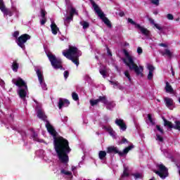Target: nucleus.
<instances>
[{"label": "nucleus", "instance_id": "1", "mask_svg": "<svg viewBox=\"0 0 180 180\" xmlns=\"http://www.w3.org/2000/svg\"><path fill=\"white\" fill-rule=\"evenodd\" d=\"M46 127L50 135L53 137V147L59 161L66 166L68 165V154L71 153L70 142L63 136H57V131L49 121H46Z\"/></svg>", "mask_w": 180, "mask_h": 180}, {"label": "nucleus", "instance_id": "2", "mask_svg": "<svg viewBox=\"0 0 180 180\" xmlns=\"http://www.w3.org/2000/svg\"><path fill=\"white\" fill-rule=\"evenodd\" d=\"M63 55L70 60L77 67L79 65V57L82 56V52L78 50L77 46H69L68 50L63 51Z\"/></svg>", "mask_w": 180, "mask_h": 180}, {"label": "nucleus", "instance_id": "3", "mask_svg": "<svg viewBox=\"0 0 180 180\" xmlns=\"http://www.w3.org/2000/svg\"><path fill=\"white\" fill-rule=\"evenodd\" d=\"M124 54L127 57V60L126 59H123V61L127 67H129V70L131 71H134V72L136 74V75H141V77H143L144 75L143 74V71H144V68L143 66H138L137 64L134 63V60H133V57L129 54V52L127 50L124 49Z\"/></svg>", "mask_w": 180, "mask_h": 180}, {"label": "nucleus", "instance_id": "4", "mask_svg": "<svg viewBox=\"0 0 180 180\" xmlns=\"http://www.w3.org/2000/svg\"><path fill=\"white\" fill-rule=\"evenodd\" d=\"M91 5L93 8H94V11L96 13H97L98 16H99L100 19L103 20V23L108 26L110 29L112 28V22H110V20L105 16V13L102 12V10H101V8H99V6L95 3L93 0H91Z\"/></svg>", "mask_w": 180, "mask_h": 180}, {"label": "nucleus", "instance_id": "5", "mask_svg": "<svg viewBox=\"0 0 180 180\" xmlns=\"http://www.w3.org/2000/svg\"><path fill=\"white\" fill-rule=\"evenodd\" d=\"M132 148H134V145L131 144L128 147L125 148L123 150V152L120 151L119 150V148L115 146H111L107 148V153L108 154H118L120 157H123V155L127 154L130 150Z\"/></svg>", "mask_w": 180, "mask_h": 180}, {"label": "nucleus", "instance_id": "6", "mask_svg": "<svg viewBox=\"0 0 180 180\" xmlns=\"http://www.w3.org/2000/svg\"><path fill=\"white\" fill-rule=\"evenodd\" d=\"M47 57L51 62V64L55 70H58L63 68V61L60 60V59L57 58L56 57V55H53V53H49L47 55Z\"/></svg>", "mask_w": 180, "mask_h": 180}, {"label": "nucleus", "instance_id": "7", "mask_svg": "<svg viewBox=\"0 0 180 180\" xmlns=\"http://www.w3.org/2000/svg\"><path fill=\"white\" fill-rule=\"evenodd\" d=\"M158 168H159V171L153 170V172L158 175L162 179H165V178L168 176V168L163 164L158 165Z\"/></svg>", "mask_w": 180, "mask_h": 180}, {"label": "nucleus", "instance_id": "8", "mask_svg": "<svg viewBox=\"0 0 180 180\" xmlns=\"http://www.w3.org/2000/svg\"><path fill=\"white\" fill-rule=\"evenodd\" d=\"M31 38L32 37L28 34H23L18 38L16 43L19 47H21L22 50H25V49H26L25 43H26L27 40H30Z\"/></svg>", "mask_w": 180, "mask_h": 180}, {"label": "nucleus", "instance_id": "9", "mask_svg": "<svg viewBox=\"0 0 180 180\" xmlns=\"http://www.w3.org/2000/svg\"><path fill=\"white\" fill-rule=\"evenodd\" d=\"M35 110L37 112V116L39 119H41V120H43L44 122H47V115H46V113H44V110L41 108V106L37 105Z\"/></svg>", "mask_w": 180, "mask_h": 180}, {"label": "nucleus", "instance_id": "10", "mask_svg": "<svg viewBox=\"0 0 180 180\" xmlns=\"http://www.w3.org/2000/svg\"><path fill=\"white\" fill-rule=\"evenodd\" d=\"M74 15H78V13L77 12V9H75V8L71 7L69 12V15L66 17L65 22L70 23L71 20H74Z\"/></svg>", "mask_w": 180, "mask_h": 180}, {"label": "nucleus", "instance_id": "11", "mask_svg": "<svg viewBox=\"0 0 180 180\" xmlns=\"http://www.w3.org/2000/svg\"><path fill=\"white\" fill-rule=\"evenodd\" d=\"M115 124H117V126H119L120 130H122V131H126V129H127V125H126V123H124V121L123 120L116 119Z\"/></svg>", "mask_w": 180, "mask_h": 180}, {"label": "nucleus", "instance_id": "12", "mask_svg": "<svg viewBox=\"0 0 180 180\" xmlns=\"http://www.w3.org/2000/svg\"><path fill=\"white\" fill-rule=\"evenodd\" d=\"M15 79L12 80V82L16 85V86H18V88H26L27 86V84H26V82H25L24 80H22V78L19 77L15 82H14Z\"/></svg>", "mask_w": 180, "mask_h": 180}, {"label": "nucleus", "instance_id": "13", "mask_svg": "<svg viewBox=\"0 0 180 180\" xmlns=\"http://www.w3.org/2000/svg\"><path fill=\"white\" fill-rule=\"evenodd\" d=\"M20 98L25 101L26 99V95H27V86L20 88L18 92Z\"/></svg>", "mask_w": 180, "mask_h": 180}, {"label": "nucleus", "instance_id": "14", "mask_svg": "<svg viewBox=\"0 0 180 180\" xmlns=\"http://www.w3.org/2000/svg\"><path fill=\"white\" fill-rule=\"evenodd\" d=\"M63 106H65L68 108V106H70V101L68 99H64L60 98L58 102V108L59 109H62Z\"/></svg>", "mask_w": 180, "mask_h": 180}, {"label": "nucleus", "instance_id": "15", "mask_svg": "<svg viewBox=\"0 0 180 180\" xmlns=\"http://www.w3.org/2000/svg\"><path fill=\"white\" fill-rule=\"evenodd\" d=\"M148 70H149V73L148 75V79L150 81V79H153V77H154V70H155V68L153 65H148Z\"/></svg>", "mask_w": 180, "mask_h": 180}, {"label": "nucleus", "instance_id": "16", "mask_svg": "<svg viewBox=\"0 0 180 180\" xmlns=\"http://www.w3.org/2000/svg\"><path fill=\"white\" fill-rule=\"evenodd\" d=\"M164 101L165 103V105L167 106V108H169H169H172V106H174V99L168 97H165Z\"/></svg>", "mask_w": 180, "mask_h": 180}, {"label": "nucleus", "instance_id": "17", "mask_svg": "<svg viewBox=\"0 0 180 180\" xmlns=\"http://www.w3.org/2000/svg\"><path fill=\"white\" fill-rule=\"evenodd\" d=\"M137 29H139L141 32L142 33V34H144V36H149L150 35V31L148 30H147V28H144L143 27H142L140 25H137Z\"/></svg>", "mask_w": 180, "mask_h": 180}, {"label": "nucleus", "instance_id": "18", "mask_svg": "<svg viewBox=\"0 0 180 180\" xmlns=\"http://www.w3.org/2000/svg\"><path fill=\"white\" fill-rule=\"evenodd\" d=\"M97 101H98V103L101 102V103H103V105H110V102L108 101V98L105 96H100L98 98H97Z\"/></svg>", "mask_w": 180, "mask_h": 180}, {"label": "nucleus", "instance_id": "19", "mask_svg": "<svg viewBox=\"0 0 180 180\" xmlns=\"http://www.w3.org/2000/svg\"><path fill=\"white\" fill-rule=\"evenodd\" d=\"M51 29L53 34H57V33H58V31L60 30V29H58V27H57V25H56L54 22H51Z\"/></svg>", "mask_w": 180, "mask_h": 180}, {"label": "nucleus", "instance_id": "20", "mask_svg": "<svg viewBox=\"0 0 180 180\" xmlns=\"http://www.w3.org/2000/svg\"><path fill=\"white\" fill-rule=\"evenodd\" d=\"M148 21L150 22V25H153V26H155V27H156V29H158V30H163L164 27L160 26V25L155 23V22L154 21V19L150 18H148Z\"/></svg>", "mask_w": 180, "mask_h": 180}, {"label": "nucleus", "instance_id": "21", "mask_svg": "<svg viewBox=\"0 0 180 180\" xmlns=\"http://www.w3.org/2000/svg\"><path fill=\"white\" fill-rule=\"evenodd\" d=\"M36 74L38 77L39 82L41 83L42 81H44V77H43V73L41 72V70H40V69H37Z\"/></svg>", "mask_w": 180, "mask_h": 180}, {"label": "nucleus", "instance_id": "22", "mask_svg": "<svg viewBox=\"0 0 180 180\" xmlns=\"http://www.w3.org/2000/svg\"><path fill=\"white\" fill-rule=\"evenodd\" d=\"M165 91L167 94H172V92H174V89L172 88V86H171V84H169V82H166Z\"/></svg>", "mask_w": 180, "mask_h": 180}, {"label": "nucleus", "instance_id": "23", "mask_svg": "<svg viewBox=\"0 0 180 180\" xmlns=\"http://www.w3.org/2000/svg\"><path fill=\"white\" fill-rule=\"evenodd\" d=\"M164 122V126L165 127H169V129H174V124H172V122L168 121L167 119H163Z\"/></svg>", "mask_w": 180, "mask_h": 180}, {"label": "nucleus", "instance_id": "24", "mask_svg": "<svg viewBox=\"0 0 180 180\" xmlns=\"http://www.w3.org/2000/svg\"><path fill=\"white\" fill-rule=\"evenodd\" d=\"M162 56H167L169 58H172V53L168 49H165V51L162 52Z\"/></svg>", "mask_w": 180, "mask_h": 180}, {"label": "nucleus", "instance_id": "25", "mask_svg": "<svg viewBox=\"0 0 180 180\" xmlns=\"http://www.w3.org/2000/svg\"><path fill=\"white\" fill-rule=\"evenodd\" d=\"M11 68L13 71L18 72V70H19V63H18L16 61H14L12 64Z\"/></svg>", "mask_w": 180, "mask_h": 180}, {"label": "nucleus", "instance_id": "26", "mask_svg": "<svg viewBox=\"0 0 180 180\" xmlns=\"http://www.w3.org/2000/svg\"><path fill=\"white\" fill-rule=\"evenodd\" d=\"M130 174L129 173V167H124L123 173L121 176L122 178L129 176Z\"/></svg>", "mask_w": 180, "mask_h": 180}, {"label": "nucleus", "instance_id": "27", "mask_svg": "<svg viewBox=\"0 0 180 180\" xmlns=\"http://www.w3.org/2000/svg\"><path fill=\"white\" fill-rule=\"evenodd\" d=\"M6 16H13V12L12 11L9 10L8 8H5L4 11H2Z\"/></svg>", "mask_w": 180, "mask_h": 180}, {"label": "nucleus", "instance_id": "28", "mask_svg": "<svg viewBox=\"0 0 180 180\" xmlns=\"http://www.w3.org/2000/svg\"><path fill=\"white\" fill-rule=\"evenodd\" d=\"M98 157H99L100 160H105V158H106V151H105V150L99 151Z\"/></svg>", "mask_w": 180, "mask_h": 180}, {"label": "nucleus", "instance_id": "29", "mask_svg": "<svg viewBox=\"0 0 180 180\" xmlns=\"http://www.w3.org/2000/svg\"><path fill=\"white\" fill-rule=\"evenodd\" d=\"M174 123L175 125H173V129H174V130H178L179 131H180V120H176Z\"/></svg>", "mask_w": 180, "mask_h": 180}, {"label": "nucleus", "instance_id": "30", "mask_svg": "<svg viewBox=\"0 0 180 180\" xmlns=\"http://www.w3.org/2000/svg\"><path fill=\"white\" fill-rule=\"evenodd\" d=\"M72 98L73 101H75L76 102L77 101H79V97L78 96V94H77L76 92L72 93Z\"/></svg>", "mask_w": 180, "mask_h": 180}, {"label": "nucleus", "instance_id": "31", "mask_svg": "<svg viewBox=\"0 0 180 180\" xmlns=\"http://www.w3.org/2000/svg\"><path fill=\"white\" fill-rule=\"evenodd\" d=\"M5 9H6V7H5V3H4V0H0V11L3 12Z\"/></svg>", "mask_w": 180, "mask_h": 180}, {"label": "nucleus", "instance_id": "32", "mask_svg": "<svg viewBox=\"0 0 180 180\" xmlns=\"http://www.w3.org/2000/svg\"><path fill=\"white\" fill-rule=\"evenodd\" d=\"M134 176L135 179H141L143 178V175L140 173H135L132 174Z\"/></svg>", "mask_w": 180, "mask_h": 180}, {"label": "nucleus", "instance_id": "33", "mask_svg": "<svg viewBox=\"0 0 180 180\" xmlns=\"http://www.w3.org/2000/svg\"><path fill=\"white\" fill-rule=\"evenodd\" d=\"M90 105L91 106H95L96 105H98L99 102L98 101V99L96 100H90Z\"/></svg>", "mask_w": 180, "mask_h": 180}, {"label": "nucleus", "instance_id": "34", "mask_svg": "<svg viewBox=\"0 0 180 180\" xmlns=\"http://www.w3.org/2000/svg\"><path fill=\"white\" fill-rule=\"evenodd\" d=\"M60 174H64V175H72L71 172L65 171L64 169L60 170Z\"/></svg>", "mask_w": 180, "mask_h": 180}, {"label": "nucleus", "instance_id": "35", "mask_svg": "<svg viewBox=\"0 0 180 180\" xmlns=\"http://www.w3.org/2000/svg\"><path fill=\"white\" fill-rule=\"evenodd\" d=\"M128 22L131 23V25H134L136 27H137V25H140V24H137L136 22H134L133 20V19L131 18H128Z\"/></svg>", "mask_w": 180, "mask_h": 180}, {"label": "nucleus", "instance_id": "36", "mask_svg": "<svg viewBox=\"0 0 180 180\" xmlns=\"http://www.w3.org/2000/svg\"><path fill=\"white\" fill-rule=\"evenodd\" d=\"M124 75L125 77H127V78H128L129 82H131V77H130V73H129V70H126L124 72Z\"/></svg>", "mask_w": 180, "mask_h": 180}, {"label": "nucleus", "instance_id": "37", "mask_svg": "<svg viewBox=\"0 0 180 180\" xmlns=\"http://www.w3.org/2000/svg\"><path fill=\"white\" fill-rule=\"evenodd\" d=\"M156 129L161 134H164V129L161 128L160 125H156Z\"/></svg>", "mask_w": 180, "mask_h": 180}, {"label": "nucleus", "instance_id": "38", "mask_svg": "<svg viewBox=\"0 0 180 180\" xmlns=\"http://www.w3.org/2000/svg\"><path fill=\"white\" fill-rule=\"evenodd\" d=\"M46 13H47L46 12L45 10L41 9V18H42V19L46 18Z\"/></svg>", "mask_w": 180, "mask_h": 180}, {"label": "nucleus", "instance_id": "39", "mask_svg": "<svg viewBox=\"0 0 180 180\" xmlns=\"http://www.w3.org/2000/svg\"><path fill=\"white\" fill-rule=\"evenodd\" d=\"M40 85H41L42 89H44V91H47V84H46V83H44L42 80L41 82H39Z\"/></svg>", "mask_w": 180, "mask_h": 180}, {"label": "nucleus", "instance_id": "40", "mask_svg": "<svg viewBox=\"0 0 180 180\" xmlns=\"http://www.w3.org/2000/svg\"><path fill=\"white\" fill-rule=\"evenodd\" d=\"M82 26L83 29H88V27H89V22L84 21L83 22Z\"/></svg>", "mask_w": 180, "mask_h": 180}, {"label": "nucleus", "instance_id": "41", "mask_svg": "<svg viewBox=\"0 0 180 180\" xmlns=\"http://www.w3.org/2000/svg\"><path fill=\"white\" fill-rule=\"evenodd\" d=\"M99 72L101 75H103V77H106V70H102L100 69L99 70Z\"/></svg>", "mask_w": 180, "mask_h": 180}, {"label": "nucleus", "instance_id": "42", "mask_svg": "<svg viewBox=\"0 0 180 180\" xmlns=\"http://www.w3.org/2000/svg\"><path fill=\"white\" fill-rule=\"evenodd\" d=\"M156 140H158L159 141H160V143H162V141H164V138H162V136H161L160 134H156Z\"/></svg>", "mask_w": 180, "mask_h": 180}, {"label": "nucleus", "instance_id": "43", "mask_svg": "<svg viewBox=\"0 0 180 180\" xmlns=\"http://www.w3.org/2000/svg\"><path fill=\"white\" fill-rule=\"evenodd\" d=\"M151 4H153V5H156V6H158L160 5V0H151Z\"/></svg>", "mask_w": 180, "mask_h": 180}, {"label": "nucleus", "instance_id": "44", "mask_svg": "<svg viewBox=\"0 0 180 180\" xmlns=\"http://www.w3.org/2000/svg\"><path fill=\"white\" fill-rule=\"evenodd\" d=\"M32 139H33V140H34V141H37V134H36L35 131H33V132H32Z\"/></svg>", "mask_w": 180, "mask_h": 180}, {"label": "nucleus", "instance_id": "45", "mask_svg": "<svg viewBox=\"0 0 180 180\" xmlns=\"http://www.w3.org/2000/svg\"><path fill=\"white\" fill-rule=\"evenodd\" d=\"M63 75H64L65 79H67V78H68V77L70 76V72H68V70H65L63 73Z\"/></svg>", "mask_w": 180, "mask_h": 180}, {"label": "nucleus", "instance_id": "46", "mask_svg": "<svg viewBox=\"0 0 180 180\" xmlns=\"http://www.w3.org/2000/svg\"><path fill=\"white\" fill-rule=\"evenodd\" d=\"M167 18L169 20H174V15L171 13H169L167 14Z\"/></svg>", "mask_w": 180, "mask_h": 180}, {"label": "nucleus", "instance_id": "47", "mask_svg": "<svg viewBox=\"0 0 180 180\" xmlns=\"http://www.w3.org/2000/svg\"><path fill=\"white\" fill-rule=\"evenodd\" d=\"M109 82L111 84V85H114L115 86H119L118 82H114V81L110 80Z\"/></svg>", "mask_w": 180, "mask_h": 180}, {"label": "nucleus", "instance_id": "48", "mask_svg": "<svg viewBox=\"0 0 180 180\" xmlns=\"http://www.w3.org/2000/svg\"><path fill=\"white\" fill-rule=\"evenodd\" d=\"M124 143H129V141H127V139L126 138H123L122 141L120 142V144H124Z\"/></svg>", "mask_w": 180, "mask_h": 180}, {"label": "nucleus", "instance_id": "49", "mask_svg": "<svg viewBox=\"0 0 180 180\" xmlns=\"http://www.w3.org/2000/svg\"><path fill=\"white\" fill-rule=\"evenodd\" d=\"M137 53L138 54H143V49H141V47H138Z\"/></svg>", "mask_w": 180, "mask_h": 180}, {"label": "nucleus", "instance_id": "50", "mask_svg": "<svg viewBox=\"0 0 180 180\" xmlns=\"http://www.w3.org/2000/svg\"><path fill=\"white\" fill-rule=\"evenodd\" d=\"M47 22V19L46 18H42V20H41V25H45L46 22Z\"/></svg>", "mask_w": 180, "mask_h": 180}, {"label": "nucleus", "instance_id": "51", "mask_svg": "<svg viewBox=\"0 0 180 180\" xmlns=\"http://www.w3.org/2000/svg\"><path fill=\"white\" fill-rule=\"evenodd\" d=\"M13 36V37L18 38V36H19V31L14 32Z\"/></svg>", "mask_w": 180, "mask_h": 180}, {"label": "nucleus", "instance_id": "52", "mask_svg": "<svg viewBox=\"0 0 180 180\" xmlns=\"http://www.w3.org/2000/svg\"><path fill=\"white\" fill-rule=\"evenodd\" d=\"M19 133H20V134H21V136H22V137L26 136V131H19Z\"/></svg>", "mask_w": 180, "mask_h": 180}, {"label": "nucleus", "instance_id": "53", "mask_svg": "<svg viewBox=\"0 0 180 180\" xmlns=\"http://www.w3.org/2000/svg\"><path fill=\"white\" fill-rule=\"evenodd\" d=\"M159 46L160 47H165V48L168 47V45H167V44H164V43L159 44Z\"/></svg>", "mask_w": 180, "mask_h": 180}, {"label": "nucleus", "instance_id": "54", "mask_svg": "<svg viewBox=\"0 0 180 180\" xmlns=\"http://www.w3.org/2000/svg\"><path fill=\"white\" fill-rule=\"evenodd\" d=\"M105 130H106L107 131H108V133L112 130L113 129H112V127H104Z\"/></svg>", "mask_w": 180, "mask_h": 180}, {"label": "nucleus", "instance_id": "55", "mask_svg": "<svg viewBox=\"0 0 180 180\" xmlns=\"http://www.w3.org/2000/svg\"><path fill=\"white\" fill-rule=\"evenodd\" d=\"M148 119L149 122H152L153 117L151 116V114H148Z\"/></svg>", "mask_w": 180, "mask_h": 180}, {"label": "nucleus", "instance_id": "56", "mask_svg": "<svg viewBox=\"0 0 180 180\" xmlns=\"http://www.w3.org/2000/svg\"><path fill=\"white\" fill-rule=\"evenodd\" d=\"M107 53H108V56L112 57V52L110 51V49H109V48H107Z\"/></svg>", "mask_w": 180, "mask_h": 180}, {"label": "nucleus", "instance_id": "57", "mask_svg": "<svg viewBox=\"0 0 180 180\" xmlns=\"http://www.w3.org/2000/svg\"><path fill=\"white\" fill-rule=\"evenodd\" d=\"M119 16H120L121 18H123V16H124V12L123 11L120 12Z\"/></svg>", "mask_w": 180, "mask_h": 180}, {"label": "nucleus", "instance_id": "58", "mask_svg": "<svg viewBox=\"0 0 180 180\" xmlns=\"http://www.w3.org/2000/svg\"><path fill=\"white\" fill-rule=\"evenodd\" d=\"M108 133H109V134H110V136H113V133H114L113 129L110 131Z\"/></svg>", "mask_w": 180, "mask_h": 180}, {"label": "nucleus", "instance_id": "59", "mask_svg": "<svg viewBox=\"0 0 180 180\" xmlns=\"http://www.w3.org/2000/svg\"><path fill=\"white\" fill-rule=\"evenodd\" d=\"M150 123H151V124H153V125H154V124H155V122L152 120V121H150Z\"/></svg>", "mask_w": 180, "mask_h": 180}, {"label": "nucleus", "instance_id": "60", "mask_svg": "<svg viewBox=\"0 0 180 180\" xmlns=\"http://www.w3.org/2000/svg\"><path fill=\"white\" fill-rule=\"evenodd\" d=\"M172 74L173 76L175 75V72H174V70H172Z\"/></svg>", "mask_w": 180, "mask_h": 180}, {"label": "nucleus", "instance_id": "61", "mask_svg": "<svg viewBox=\"0 0 180 180\" xmlns=\"http://www.w3.org/2000/svg\"><path fill=\"white\" fill-rule=\"evenodd\" d=\"M176 22H179V18H176Z\"/></svg>", "mask_w": 180, "mask_h": 180}, {"label": "nucleus", "instance_id": "62", "mask_svg": "<svg viewBox=\"0 0 180 180\" xmlns=\"http://www.w3.org/2000/svg\"><path fill=\"white\" fill-rule=\"evenodd\" d=\"M75 169V167H72V170L74 171V169Z\"/></svg>", "mask_w": 180, "mask_h": 180}, {"label": "nucleus", "instance_id": "63", "mask_svg": "<svg viewBox=\"0 0 180 180\" xmlns=\"http://www.w3.org/2000/svg\"><path fill=\"white\" fill-rule=\"evenodd\" d=\"M121 88H122V86H119V89H121Z\"/></svg>", "mask_w": 180, "mask_h": 180}, {"label": "nucleus", "instance_id": "64", "mask_svg": "<svg viewBox=\"0 0 180 180\" xmlns=\"http://www.w3.org/2000/svg\"><path fill=\"white\" fill-rule=\"evenodd\" d=\"M157 101H158V102H161V101H160V100H158V99Z\"/></svg>", "mask_w": 180, "mask_h": 180}]
</instances>
